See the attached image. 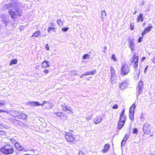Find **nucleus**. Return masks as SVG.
Here are the masks:
<instances>
[{
  "label": "nucleus",
  "instance_id": "f257e3e1",
  "mask_svg": "<svg viewBox=\"0 0 155 155\" xmlns=\"http://www.w3.org/2000/svg\"><path fill=\"white\" fill-rule=\"evenodd\" d=\"M21 3L16 0L4 5L3 8L5 9H9L8 13L13 19H15L17 16H20L22 11L20 8Z\"/></svg>",
  "mask_w": 155,
  "mask_h": 155
},
{
  "label": "nucleus",
  "instance_id": "f03ea898",
  "mask_svg": "<svg viewBox=\"0 0 155 155\" xmlns=\"http://www.w3.org/2000/svg\"><path fill=\"white\" fill-rule=\"evenodd\" d=\"M139 56L136 55V53H135L134 54L133 57L130 59V61L131 63L130 64H133V66L135 69V72L134 74V78L135 80H137L139 77L140 72L139 71H137V68L138 64Z\"/></svg>",
  "mask_w": 155,
  "mask_h": 155
},
{
  "label": "nucleus",
  "instance_id": "7ed1b4c3",
  "mask_svg": "<svg viewBox=\"0 0 155 155\" xmlns=\"http://www.w3.org/2000/svg\"><path fill=\"white\" fill-rule=\"evenodd\" d=\"M0 151L5 154H12L14 152V149L11 144H6L0 149Z\"/></svg>",
  "mask_w": 155,
  "mask_h": 155
},
{
  "label": "nucleus",
  "instance_id": "20e7f679",
  "mask_svg": "<svg viewBox=\"0 0 155 155\" xmlns=\"http://www.w3.org/2000/svg\"><path fill=\"white\" fill-rule=\"evenodd\" d=\"M12 115L16 119L25 120L27 119V115L24 113H20L16 111H14L12 112Z\"/></svg>",
  "mask_w": 155,
  "mask_h": 155
},
{
  "label": "nucleus",
  "instance_id": "39448f33",
  "mask_svg": "<svg viewBox=\"0 0 155 155\" xmlns=\"http://www.w3.org/2000/svg\"><path fill=\"white\" fill-rule=\"evenodd\" d=\"M121 74L124 75L127 74L130 71V67L128 64H123L121 69Z\"/></svg>",
  "mask_w": 155,
  "mask_h": 155
},
{
  "label": "nucleus",
  "instance_id": "423d86ee",
  "mask_svg": "<svg viewBox=\"0 0 155 155\" xmlns=\"http://www.w3.org/2000/svg\"><path fill=\"white\" fill-rule=\"evenodd\" d=\"M143 89V83L142 81H140L139 83L138 86L137 87V91L136 94L137 97L138 96L141 94Z\"/></svg>",
  "mask_w": 155,
  "mask_h": 155
},
{
  "label": "nucleus",
  "instance_id": "0eeeda50",
  "mask_svg": "<svg viewBox=\"0 0 155 155\" xmlns=\"http://www.w3.org/2000/svg\"><path fill=\"white\" fill-rule=\"evenodd\" d=\"M149 124L145 123L143 125V129L144 134L147 135L151 133L150 129L149 127Z\"/></svg>",
  "mask_w": 155,
  "mask_h": 155
},
{
  "label": "nucleus",
  "instance_id": "6e6552de",
  "mask_svg": "<svg viewBox=\"0 0 155 155\" xmlns=\"http://www.w3.org/2000/svg\"><path fill=\"white\" fill-rule=\"evenodd\" d=\"M65 138L68 142H71L74 141L75 138L72 134L69 132H66Z\"/></svg>",
  "mask_w": 155,
  "mask_h": 155
},
{
  "label": "nucleus",
  "instance_id": "1a4fd4ad",
  "mask_svg": "<svg viewBox=\"0 0 155 155\" xmlns=\"http://www.w3.org/2000/svg\"><path fill=\"white\" fill-rule=\"evenodd\" d=\"M129 84V80H126L122 83H119V86L121 90H123L125 89Z\"/></svg>",
  "mask_w": 155,
  "mask_h": 155
},
{
  "label": "nucleus",
  "instance_id": "9d476101",
  "mask_svg": "<svg viewBox=\"0 0 155 155\" xmlns=\"http://www.w3.org/2000/svg\"><path fill=\"white\" fill-rule=\"evenodd\" d=\"M110 71L111 72V77H110V80L112 84L113 82H114L116 78V75L115 74V71L113 67H110Z\"/></svg>",
  "mask_w": 155,
  "mask_h": 155
},
{
  "label": "nucleus",
  "instance_id": "9b49d317",
  "mask_svg": "<svg viewBox=\"0 0 155 155\" xmlns=\"http://www.w3.org/2000/svg\"><path fill=\"white\" fill-rule=\"evenodd\" d=\"M10 121L12 123H14L15 124H17L19 125H22L23 123V122H21L20 120H18L17 119H13L12 118H9Z\"/></svg>",
  "mask_w": 155,
  "mask_h": 155
},
{
  "label": "nucleus",
  "instance_id": "f8f14e48",
  "mask_svg": "<svg viewBox=\"0 0 155 155\" xmlns=\"http://www.w3.org/2000/svg\"><path fill=\"white\" fill-rule=\"evenodd\" d=\"M153 26L151 25L148 26L142 32L141 35L143 37L147 32H150Z\"/></svg>",
  "mask_w": 155,
  "mask_h": 155
},
{
  "label": "nucleus",
  "instance_id": "ddd939ff",
  "mask_svg": "<svg viewBox=\"0 0 155 155\" xmlns=\"http://www.w3.org/2000/svg\"><path fill=\"white\" fill-rule=\"evenodd\" d=\"M62 108L64 110V111H68V114H70V112H73L72 110V109L70 107H68L66 106H62Z\"/></svg>",
  "mask_w": 155,
  "mask_h": 155
},
{
  "label": "nucleus",
  "instance_id": "4468645a",
  "mask_svg": "<svg viewBox=\"0 0 155 155\" xmlns=\"http://www.w3.org/2000/svg\"><path fill=\"white\" fill-rule=\"evenodd\" d=\"M102 119V118L100 116H99L94 119V121L95 124H97L100 123Z\"/></svg>",
  "mask_w": 155,
  "mask_h": 155
},
{
  "label": "nucleus",
  "instance_id": "2eb2a0df",
  "mask_svg": "<svg viewBox=\"0 0 155 155\" xmlns=\"http://www.w3.org/2000/svg\"><path fill=\"white\" fill-rule=\"evenodd\" d=\"M39 103L37 101L35 102L34 101H29L28 102V104L30 106H37V105H39Z\"/></svg>",
  "mask_w": 155,
  "mask_h": 155
},
{
  "label": "nucleus",
  "instance_id": "dca6fc26",
  "mask_svg": "<svg viewBox=\"0 0 155 155\" xmlns=\"http://www.w3.org/2000/svg\"><path fill=\"white\" fill-rule=\"evenodd\" d=\"M41 66L43 68L48 67L49 66V62L48 61L45 60L42 63Z\"/></svg>",
  "mask_w": 155,
  "mask_h": 155
},
{
  "label": "nucleus",
  "instance_id": "f3484780",
  "mask_svg": "<svg viewBox=\"0 0 155 155\" xmlns=\"http://www.w3.org/2000/svg\"><path fill=\"white\" fill-rule=\"evenodd\" d=\"M15 147L18 151H21L23 150V148L18 143H16L15 144Z\"/></svg>",
  "mask_w": 155,
  "mask_h": 155
},
{
  "label": "nucleus",
  "instance_id": "a211bd4d",
  "mask_svg": "<svg viewBox=\"0 0 155 155\" xmlns=\"http://www.w3.org/2000/svg\"><path fill=\"white\" fill-rule=\"evenodd\" d=\"M120 121L118 123L117 126L118 129H120L124 126L125 122L122 121L121 120H119Z\"/></svg>",
  "mask_w": 155,
  "mask_h": 155
},
{
  "label": "nucleus",
  "instance_id": "6ab92c4d",
  "mask_svg": "<svg viewBox=\"0 0 155 155\" xmlns=\"http://www.w3.org/2000/svg\"><path fill=\"white\" fill-rule=\"evenodd\" d=\"M110 147V145L109 144H105L104 147V149L102 150L103 153H105L108 150Z\"/></svg>",
  "mask_w": 155,
  "mask_h": 155
},
{
  "label": "nucleus",
  "instance_id": "aec40b11",
  "mask_svg": "<svg viewBox=\"0 0 155 155\" xmlns=\"http://www.w3.org/2000/svg\"><path fill=\"white\" fill-rule=\"evenodd\" d=\"M143 14L142 13H140L138 18H137V21L138 22H139L140 21L142 22L143 20Z\"/></svg>",
  "mask_w": 155,
  "mask_h": 155
},
{
  "label": "nucleus",
  "instance_id": "412c9836",
  "mask_svg": "<svg viewBox=\"0 0 155 155\" xmlns=\"http://www.w3.org/2000/svg\"><path fill=\"white\" fill-rule=\"evenodd\" d=\"M16 137H14L13 138H11L10 139V140L11 143L12 144H14L15 147V144L16 143H18V142L17 140H16Z\"/></svg>",
  "mask_w": 155,
  "mask_h": 155
},
{
  "label": "nucleus",
  "instance_id": "4be33fe9",
  "mask_svg": "<svg viewBox=\"0 0 155 155\" xmlns=\"http://www.w3.org/2000/svg\"><path fill=\"white\" fill-rule=\"evenodd\" d=\"M136 107V105L134 104H133L130 107L129 110V112L134 113V111Z\"/></svg>",
  "mask_w": 155,
  "mask_h": 155
},
{
  "label": "nucleus",
  "instance_id": "5701e85b",
  "mask_svg": "<svg viewBox=\"0 0 155 155\" xmlns=\"http://www.w3.org/2000/svg\"><path fill=\"white\" fill-rule=\"evenodd\" d=\"M130 42V47L131 50L133 51L134 50V42L132 40H129Z\"/></svg>",
  "mask_w": 155,
  "mask_h": 155
},
{
  "label": "nucleus",
  "instance_id": "b1692460",
  "mask_svg": "<svg viewBox=\"0 0 155 155\" xmlns=\"http://www.w3.org/2000/svg\"><path fill=\"white\" fill-rule=\"evenodd\" d=\"M18 60L16 59H12L10 61V65L12 66L13 64H15L17 63Z\"/></svg>",
  "mask_w": 155,
  "mask_h": 155
},
{
  "label": "nucleus",
  "instance_id": "393cba45",
  "mask_svg": "<svg viewBox=\"0 0 155 155\" xmlns=\"http://www.w3.org/2000/svg\"><path fill=\"white\" fill-rule=\"evenodd\" d=\"M126 116L125 114H124L122 117L120 115V117L119 120H121L122 121L125 122L126 120Z\"/></svg>",
  "mask_w": 155,
  "mask_h": 155
},
{
  "label": "nucleus",
  "instance_id": "a878e982",
  "mask_svg": "<svg viewBox=\"0 0 155 155\" xmlns=\"http://www.w3.org/2000/svg\"><path fill=\"white\" fill-rule=\"evenodd\" d=\"M41 32L39 31H38L33 34V35H32V37L33 36L35 37H37L38 36L40 35Z\"/></svg>",
  "mask_w": 155,
  "mask_h": 155
},
{
  "label": "nucleus",
  "instance_id": "bb28decb",
  "mask_svg": "<svg viewBox=\"0 0 155 155\" xmlns=\"http://www.w3.org/2000/svg\"><path fill=\"white\" fill-rule=\"evenodd\" d=\"M78 74V72L76 71H74L70 72V74L72 76H75Z\"/></svg>",
  "mask_w": 155,
  "mask_h": 155
},
{
  "label": "nucleus",
  "instance_id": "cd10ccee",
  "mask_svg": "<svg viewBox=\"0 0 155 155\" xmlns=\"http://www.w3.org/2000/svg\"><path fill=\"white\" fill-rule=\"evenodd\" d=\"M55 29H56V28L51 27H49L48 28V31L49 33H50L51 32V30H52L53 31H55Z\"/></svg>",
  "mask_w": 155,
  "mask_h": 155
},
{
  "label": "nucleus",
  "instance_id": "c85d7f7f",
  "mask_svg": "<svg viewBox=\"0 0 155 155\" xmlns=\"http://www.w3.org/2000/svg\"><path fill=\"white\" fill-rule=\"evenodd\" d=\"M134 112L133 113L129 112V118L130 119V120H133L134 119Z\"/></svg>",
  "mask_w": 155,
  "mask_h": 155
},
{
  "label": "nucleus",
  "instance_id": "c756f323",
  "mask_svg": "<svg viewBox=\"0 0 155 155\" xmlns=\"http://www.w3.org/2000/svg\"><path fill=\"white\" fill-rule=\"evenodd\" d=\"M129 137V135L128 134H126L122 140H123V141L126 142L127 140L128 139Z\"/></svg>",
  "mask_w": 155,
  "mask_h": 155
},
{
  "label": "nucleus",
  "instance_id": "7c9ffc66",
  "mask_svg": "<svg viewBox=\"0 0 155 155\" xmlns=\"http://www.w3.org/2000/svg\"><path fill=\"white\" fill-rule=\"evenodd\" d=\"M24 150L25 151H26L28 150H29L30 151H33V153H28V154H25L24 155H34V153L35 152V151H34V150H33V149H30L27 150Z\"/></svg>",
  "mask_w": 155,
  "mask_h": 155
},
{
  "label": "nucleus",
  "instance_id": "2f4dec72",
  "mask_svg": "<svg viewBox=\"0 0 155 155\" xmlns=\"http://www.w3.org/2000/svg\"><path fill=\"white\" fill-rule=\"evenodd\" d=\"M83 58L84 59H86L90 58L89 55L88 54H85L83 56Z\"/></svg>",
  "mask_w": 155,
  "mask_h": 155
},
{
  "label": "nucleus",
  "instance_id": "473e14b6",
  "mask_svg": "<svg viewBox=\"0 0 155 155\" xmlns=\"http://www.w3.org/2000/svg\"><path fill=\"white\" fill-rule=\"evenodd\" d=\"M57 23L59 26L61 27L63 24V22L60 19H58L57 20Z\"/></svg>",
  "mask_w": 155,
  "mask_h": 155
},
{
  "label": "nucleus",
  "instance_id": "72a5a7b5",
  "mask_svg": "<svg viewBox=\"0 0 155 155\" xmlns=\"http://www.w3.org/2000/svg\"><path fill=\"white\" fill-rule=\"evenodd\" d=\"M130 29L131 30H133L134 27V23H131L130 25Z\"/></svg>",
  "mask_w": 155,
  "mask_h": 155
},
{
  "label": "nucleus",
  "instance_id": "f704fd0d",
  "mask_svg": "<svg viewBox=\"0 0 155 155\" xmlns=\"http://www.w3.org/2000/svg\"><path fill=\"white\" fill-rule=\"evenodd\" d=\"M101 14L102 17L103 18L104 17H106L107 15L106 12L105 11H102L101 12Z\"/></svg>",
  "mask_w": 155,
  "mask_h": 155
},
{
  "label": "nucleus",
  "instance_id": "c9c22d12",
  "mask_svg": "<svg viewBox=\"0 0 155 155\" xmlns=\"http://www.w3.org/2000/svg\"><path fill=\"white\" fill-rule=\"evenodd\" d=\"M97 71H96L95 70L93 71H91L89 72V75H93L96 73Z\"/></svg>",
  "mask_w": 155,
  "mask_h": 155
},
{
  "label": "nucleus",
  "instance_id": "e433bc0d",
  "mask_svg": "<svg viewBox=\"0 0 155 155\" xmlns=\"http://www.w3.org/2000/svg\"><path fill=\"white\" fill-rule=\"evenodd\" d=\"M111 58L114 61H117V59L115 57V55L114 54L112 55Z\"/></svg>",
  "mask_w": 155,
  "mask_h": 155
},
{
  "label": "nucleus",
  "instance_id": "4c0bfd02",
  "mask_svg": "<svg viewBox=\"0 0 155 155\" xmlns=\"http://www.w3.org/2000/svg\"><path fill=\"white\" fill-rule=\"evenodd\" d=\"M140 119L141 120V121H143L144 120V119L143 117V113H141L140 115Z\"/></svg>",
  "mask_w": 155,
  "mask_h": 155
},
{
  "label": "nucleus",
  "instance_id": "58836bf2",
  "mask_svg": "<svg viewBox=\"0 0 155 155\" xmlns=\"http://www.w3.org/2000/svg\"><path fill=\"white\" fill-rule=\"evenodd\" d=\"M138 130L137 128H134L133 131V133L134 134H137Z\"/></svg>",
  "mask_w": 155,
  "mask_h": 155
},
{
  "label": "nucleus",
  "instance_id": "ea45409f",
  "mask_svg": "<svg viewBox=\"0 0 155 155\" xmlns=\"http://www.w3.org/2000/svg\"><path fill=\"white\" fill-rule=\"evenodd\" d=\"M69 29V28L68 27L63 28H62V31L64 32H66Z\"/></svg>",
  "mask_w": 155,
  "mask_h": 155
},
{
  "label": "nucleus",
  "instance_id": "a19ab883",
  "mask_svg": "<svg viewBox=\"0 0 155 155\" xmlns=\"http://www.w3.org/2000/svg\"><path fill=\"white\" fill-rule=\"evenodd\" d=\"M6 134V133L3 130H0V135H5Z\"/></svg>",
  "mask_w": 155,
  "mask_h": 155
},
{
  "label": "nucleus",
  "instance_id": "79ce46f5",
  "mask_svg": "<svg viewBox=\"0 0 155 155\" xmlns=\"http://www.w3.org/2000/svg\"><path fill=\"white\" fill-rule=\"evenodd\" d=\"M54 114L56 115L58 117H60L61 113L60 112H54Z\"/></svg>",
  "mask_w": 155,
  "mask_h": 155
},
{
  "label": "nucleus",
  "instance_id": "37998d69",
  "mask_svg": "<svg viewBox=\"0 0 155 155\" xmlns=\"http://www.w3.org/2000/svg\"><path fill=\"white\" fill-rule=\"evenodd\" d=\"M118 107V106L117 104H115L113 106L112 108L114 109H117Z\"/></svg>",
  "mask_w": 155,
  "mask_h": 155
},
{
  "label": "nucleus",
  "instance_id": "c03bdc74",
  "mask_svg": "<svg viewBox=\"0 0 155 155\" xmlns=\"http://www.w3.org/2000/svg\"><path fill=\"white\" fill-rule=\"evenodd\" d=\"M125 141H123V140H122L121 142V147H123L125 144Z\"/></svg>",
  "mask_w": 155,
  "mask_h": 155
},
{
  "label": "nucleus",
  "instance_id": "a18cd8bd",
  "mask_svg": "<svg viewBox=\"0 0 155 155\" xmlns=\"http://www.w3.org/2000/svg\"><path fill=\"white\" fill-rule=\"evenodd\" d=\"M2 22H3V23L4 24V25L6 26L7 25V23L6 22V21L4 20H2Z\"/></svg>",
  "mask_w": 155,
  "mask_h": 155
},
{
  "label": "nucleus",
  "instance_id": "49530a36",
  "mask_svg": "<svg viewBox=\"0 0 155 155\" xmlns=\"http://www.w3.org/2000/svg\"><path fill=\"white\" fill-rule=\"evenodd\" d=\"M45 48L47 50H49V47L48 44H46L45 46Z\"/></svg>",
  "mask_w": 155,
  "mask_h": 155
},
{
  "label": "nucleus",
  "instance_id": "de8ad7c7",
  "mask_svg": "<svg viewBox=\"0 0 155 155\" xmlns=\"http://www.w3.org/2000/svg\"><path fill=\"white\" fill-rule=\"evenodd\" d=\"M125 112V109L123 110L122 112L120 114L121 116L122 117L124 114V113Z\"/></svg>",
  "mask_w": 155,
  "mask_h": 155
},
{
  "label": "nucleus",
  "instance_id": "09e8293b",
  "mask_svg": "<svg viewBox=\"0 0 155 155\" xmlns=\"http://www.w3.org/2000/svg\"><path fill=\"white\" fill-rule=\"evenodd\" d=\"M51 27H54L55 26V25L53 22H51L50 23Z\"/></svg>",
  "mask_w": 155,
  "mask_h": 155
},
{
  "label": "nucleus",
  "instance_id": "8fccbe9b",
  "mask_svg": "<svg viewBox=\"0 0 155 155\" xmlns=\"http://www.w3.org/2000/svg\"><path fill=\"white\" fill-rule=\"evenodd\" d=\"M79 155H84V154L82 151H79Z\"/></svg>",
  "mask_w": 155,
  "mask_h": 155
},
{
  "label": "nucleus",
  "instance_id": "3c124183",
  "mask_svg": "<svg viewBox=\"0 0 155 155\" xmlns=\"http://www.w3.org/2000/svg\"><path fill=\"white\" fill-rule=\"evenodd\" d=\"M140 3L141 5H143L144 4V2L143 0H142L140 2Z\"/></svg>",
  "mask_w": 155,
  "mask_h": 155
},
{
  "label": "nucleus",
  "instance_id": "603ef678",
  "mask_svg": "<svg viewBox=\"0 0 155 155\" xmlns=\"http://www.w3.org/2000/svg\"><path fill=\"white\" fill-rule=\"evenodd\" d=\"M142 37H143L142 36V37H140L138 39V42H140L141 41H142L141 39L143 38Z\"/></svg>",
  "mask_w": 155,
  "mask_h": 155
},
{
  "label": "nucleus",
  "instance_id": "864d4df0",
  "mask_svg": "<svg viewBox=\"0 0 155 155\" xmlns=\"http://www.w3.org/2000/svg\"><path fill=\"white\" fill-rule=\"evenodd\" d=\"M87 75H89V72H86L84 74H83V75L84 76H86Z\"/></svg>",
  "mask_w": 155,
  "mask_h": 155
},
{
  "label": "nucleus",
  "instance_id": "5fc2aeb1",
  "mask_svg": "<svg viewBox=\"0 0 155 155\" xmlns=\"http://www.w3.org/2000/svg\"><path fill=\"white\" fill-rule=\"evenodd\" d=\"M34 151H35V152L34 153V154L37 155L38 154V151L36 150H34Z\"/></svg>",
  "mask_w": 155,
  "mask_h": 155
},
{
  "label": "nucleus",
  "instance_id": "6e6d98bb",
  "mask_svg": "<svg viewBox=\"0 0 155 155\" xmlns=\"http://www.w3.org/2000/svg\"><path fill=\"white\" fill-rule=\"evenodd\" d=\"M6 111L5 110H2L1 109H0V113L1 112H5Z\"/></svg>",
  "mask_w": 155,
  "mask_h": 155
},
{
  "label": "nucleus",
  "instance_id": "4d7b16f0",
  "mask_svg": "<svg viewBox=\"0 0 155 155\" xmlns=\"http://www.w3.org/2000/svg\"><path fill=\"white\" fill-rule=\"evenodd\" d=\"M2 127H5L4 125L3 124L0 123V128H1Z\"/></svg>",
  "mask_w": 155,
  "mask_h": 155
},
{
  "label": "nucleus",
  "instance_id": "13d9d810",
  "mask_svg": "<svg viewBox=\"0 0 155 155\" xmlns=\"http://www.w3.org/2000/svg\"><path fill=\"white\" fill-rule=\"evenodd\" d=\"M43 72L45 74H47L48 73V70H45Z\"/></svg>",
  "mask_w": 155,
  "mask_h": 155
},
{
  "label": "nucleus",
  "instance_id": "bf43d9fd",
  "mask_svg": "<svg viewBox=\"0 0 155 155\" xmlns=\"http://www.w3.org/2000/svg\"><path fill=\"white\" fill-rule=\"evenodd\" d=\"M148 68V66L147 65V66L146 67V68H145V69H144V72L145 73H146V70H147V69Z\"/></svg>",
  "mask_w": 155,
  "mask_h": 155
},
{
  "label": "nucleus",
  "instance_id": "052dcab7",
  "mask_svg": "<svg viewBox=\"0 0 155 155\" xmlns=\"http://www.w3.org/2000/svg\"><path fill=\"white\" fill-rule=\"evenodd\" d=\"M2 101L0 100V105H4V103H3L2 102Z\"/></svg>",
  "mask_w": 155,
  "mask_h": 155
},
{
  "label": "nucleus",
  "instance_id": "680f3d73",
  "mask_svg": "<svg viewBox=\"0 0 155 155\" xmlns=\"http://www.w3.org/2000/svg\"><path fill=\"white\" fill-rule=\"evenodd\" d=\"M153 62L155 64V56L154 58H153Z\"/></svg>",
  "mask_w": 155,
  "mask_h": 155
},
{
  "label": "nucleus",
  "instance_id": "e2e57ef3",
  "mask_svg": "<svg viewBox=\"0 0 155 155\" xmlns=\"http://www.w3.org/2000/svg\"><path fill=\"white\" fill-rule=\"evenodd\" d=\"M45 104H43V103L42 104H40L39 103V105H37V106H43Z\"/></svg>",
  "mask_w": 155,
  "mask_h": 155
},
{
  "label": "nucleus",
  "instance_id": "0e129e2a",
  "mask_svg": "<svg viewBox=\"0 0 155 155\" xmlns=\"http://www.w3.org/2000/svg\"><path fill=\"white\" fill-rule=\"evenodd\" d=\"M26 120V119L25 120H23L22 119H19V120H20V121H21V122H23V123H24L23 121H24V120ZM24 124V123H23L22 125H23Z\"/></svg>",
  "mask_w": 155,
  "mask_h": 155
},
{
  "label": "nucleus",
  "instance_id": "69168bd1",
  "mask_svg": "<svg viewBox=\"0 0 155 155\" xmlns=\"http://www.w3.org/2000/svg\"><path fill=\"white\" fill-rule=\"evenodd\" d=\"M146 59V58L145 57H143L142 58V61H144L145 59Z\"/></svg>",
  "mask_w": 155,
  "mask_h": 155
},
{
  "label": "nucleus",
  "instance_id": "338daca9",
  "mask_svg": "<svg viewBox=\"0 0 155 155\" xmlns=\"http://www.w3.org/2000/svg\"><path fill=\"white\" fill-rule=\"evenodd\" d=\"M43 104H46V103H47V101H44L43 102Z\"/></svg>",
  "mask_w": 155,
  "mask_h": 155
},
{
  "label": "nucleus",
  "instance_id": "774afa93",
  "mask_svg": "<svg viewBox=\"0 0 155 155\" xmlns=\"http://www.w3.org/2000/svg\"><path fill=\"white\" fill-rule=\"evenodd\" d=\"M137 13V11H135V12L133 13V14L134 15H135V14H136V13Z\"/></svg>",
  "mask_w": 155,
  "mask_h": 155
}]
</instances>
